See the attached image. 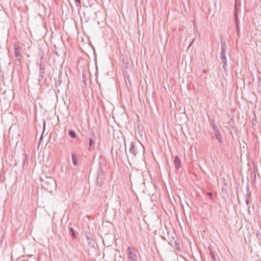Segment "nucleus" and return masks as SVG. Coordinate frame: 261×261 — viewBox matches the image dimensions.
<instances>
[{
    "instance_id": "obj_29",
    "label": "nucleus",
    "mask_w": 261,
    "mask_h": 261,
    "mask_svg": "<svg viewBox=\"0 0 261 261\" xmlns=\"http://www.w3.org/2000/svg\"><path fill=\"white\" fill-rule=\"evenodd\" d=\"M236 7H237V4H235V7L236 8Z\"/></svg>"
},
{
    "instance_id": "obj_28",
    "label": "nucleus",
    "mask_w": 261,
    "mask_h": 261,
    "mask_svg": "<svg viewBox=\"0 0 261 261\" xmlns=\"http://www.w3.org/2000/svg\"><path fill=\"white\" fill-rule=\"evenodd\" d=\"M42 59H43V56H42L41 58V60H42Z\"/></svg>"
},
{
    "instance_id": "obj_8",
    "label": "nucleus",
    "mask_w": 261,
    "mask_h": 261,
    "mask_svg": "<svg viewBox=\"0 0 261 261\" xmlns=\"http://www.w3.org/2000/svg\"><path fill=\"white\" fill-rule=\"evenodd\" d=\"M221 51L220 54H226V50H227V45L226 44V42L224 40L221 38Z\"/></svg>"
},
{
    "instance_id": "obj_3",
    "label": "nucleus",
    "mask_w": 261,
    "mask_h": 261,
    "mask_svg": "<svg viewBox=\"0 0 261 261\" xmlns=\"http://www.w3.org/2000/svg\"><path fill=\"white\" fill-rule=\"evenodd\" d=\"M45 72V63L40 62L39 65V77H38V82H41L44 79V75Z\"/></svg>"
},
{
    "instance_id": "obj_16",
    "label": "nucleus",
    "mask_w": 261,
    "mask_h": 261,
    "mask_svg": "<svg viewBox=\"0 0 261 261\" xmlns=\"http://www.w3.org/2000/svg\"><path fill=\"white\" fill-rule=\"evenodd\" d=\"M220 59H221V60L222 62H226L227 61V59H226V55L225 54H220Z\"/></svg>"
},
{
    "instance_id": "obj_1",
    "label": "nucleus",
    "mask_w": 261,
    "mask_h": 261,
    "mask_svg": "<svg viewBox=\"0 0 261 261\" xmlns=\"http://www.w3.org/2000/svg\"><path fill=\"white\" fill-rule=\"evenodd\" d=\"M41 187L46 191L51 193L56 188L55 180L51 177H41Z\"/></svg>"
},
{
    "instance_id": "obj_17",
    "label": "nucleus",
    "mask_w": 261,
    "mask_h": 261,
    "mask_svg": "<svg viewBox=\"0 0 261 261\" xmlns=\"http://www.w3.org/2000/svg\"><path fill=\"white\" fill-rule=\"evenodd\" d=\"M70 231L71 232L72 237L73 239L76 238V235L74 232V230L73 228L70 227L69 228Z\"/></svg>"
},
{
    "instance_id": "obj_5",
    "label": "nucleus",
    "mask_w": 261,
    "mask_h": 261,
    "mask_svg": "<svg viewBox=\"0 0 261 261\" xmlns=\"http://www.w3.org/2000/svg\"><path fill=\"white\" fill-rule=\"evenodd\" d=\"M213 128L214 130V134L217 139L220 143H222V137L219 130L217 129V127L215 124H213Z\"/></svg>"
},
{
    "instance_id": "obj_6",
    "label": "nucleus",
    "mask_w": 261,
    "mask_h": 261,
    "mask_svg": "<svg viewBox=\"0 0 261 261\" xmlns=\"http://www.w3.org/2000/svg\"><path fill=\"white\" fill-rule=\"evenodd\" d=\"M106 180L105 175L102 173H98L96 179V183L98 186H101Z\"/></svg>"
},
{
    "instance_id": "obj_21",
    "label": "nucleus",
    "mask_w": 261,
    "mask_h": 261,
    "mask_svg": "<svg viewBox=\"0 0 261 261\" xmlns=\"http://www.w3.org/2000/svg\"><path fill=\"white\" fill-rule=\"evenodd\" d=\"M210 255L211 257L212 258L214 261L216 260V255L214 252H213L212 250L210 251Z\"/></svg>"
},
{
    "instance_id": "obj_14",
    "label": "nucleus",
    "mask_w": 261,
    "mask_h": 261,
    "mask_svg": "<svg viewBox=\"0 0 261 261\" xmlns=\"http://www.w3.org/2000/svg\"><path fill=\"white\" fill-rule=\"evenodd\" d=\"M68 134L70 136V137L73 139H74L76 137V135L75 132L72 129H70L69 131Z\"/></svg>"
},
{
    "instance_id": "obj_26",
    "label": "nucleus",
    "mask_w": 261,
    "mask_h": 261,
    "mask_svg": "<svg viewBox=\"0 0 261 261\" xmlns=\"http://www.w3.org/2000/svg\"><path fill=\"white\" fill-rule=\"evenodd\" d=\"M85 81H86V80H85V79H83V83H84V84H85V85H86Z\"/></svg>"
},
{
    "instance_id": "obj_18",
    "label": "nucleus",
    "mask_w": 261,
    "mask_h": 261,
    "mask_svg": "<svg viewBox=\"0 0 261 261\" xmlns=\"http://www.w3.org/2000/svg\"><path fill=\"white\" fill-rule=\"evenodd\" d=\"M223 65H222V68L223 69H224V71L225 72H227V61L226 62H222Z\"/></svg>"
},
{
    "instance_id": "obj_2",
    "label": "nucleus",
    "mask_w": 261,
    "mask_h": 261,
    "mask_svg": "<svg viewBox=\"0 0 261 261\" xmlns=\"http://www.w3.org/2000/svg\"><path fill=\"white\" fill-rule=\"evenodd\" d=\"M126 250L128 252V256L130 261H138L137 255L134 249L131 246H128Z\"/></svg>"
},
{
    "instance_id": "obj_20",
    "label": "nucleus",
    "mask_w": 261,
    "mask_h": 261,
    "mask_svg": "<svg viewBox=\"0 0 261 261\" xmlns=\"http://www.w3.org/2000/svg\"><path fill=\"white\" fill-rule=\"evenodd\" d=\"M174 246L178 250H179L180 249V245L176 241L174 242Z\"/></svg>"
},
{
    "instance_id": "obj_19",
    "label": "nucleus",
    "mask_w": 261,
    "mask_h": 261,
    "mask_svg": "<svg viewBox=\"0 0 261 261\" xmlns=\"http://www.w3.org/2000/svg\"><path fill=\"white\" fill-rule=\"evenodd\" d=\"M250 194L247 193L246 195V200L245 202L247 205H248L249 204L250 201L248 199V197L250 196Z\"/></svg>"
},
{
    "instance_id": "obj_15",
    "label": "nucleus",
    "mask_w": 261,
    "mask_h": 261,
    "mask_svg": "<svg viewBox=\"0 0 261 261\" xmlns=\"http://www.w3.org/2000/svg\"><path fill=\"white\" fill-rule=\"evenodd\" d=\"M234 16H235V20H236V25H237V33H238V35H239V27H238L239 25L238 24L237 20L238 19V13H237L236 9L235 12H234Z\"/></svg>"
},
{
    "instance_id": "obj_22",
    "label": "nucleus",
    "mask_w": 261,
    "mask_h": 261,
    "mask_svg": "<svg viewBox=\"0 0 261 261\" xmlns=\"http://www.w3.org/2000/svg\"><path fill=\"white\" fill-rule=\"evenodd\" d=\"M89 147H92V145L94 144V142L91 138H89Z\"/></svg>"
},
{
    "instance_id": "obj_7",
    "label": "nucleus",
    "mask_w": 261,
    "mask_h": 261,
    "mask_svg": "<svg viewBox=\"0 0 261 261\" xmlns=\"http://www.w3.org/2000/svg\"><path fill=\"white\" fill-rule=\"evenodd\" d=\"M14 56L15 58H21V55L20 54V47L19 45L17 44H14Z\"/></svg>"
},
{
    "instance_id": "obj_13",
    "label": "nucleus",
    "mask_w": 261,
    "mask_h": 261,
    "mask_svg": "<svg viewBox=\"0 0 261 261\" xmlns=\"http://www.w3.org/2000/svg\"><path fill=\"white\" fill-rule=\"evenodd\" d=\"M257 85L259 90L261 91V73H260L257 74Z\"/></svg>"
},
{
    "instance_id": "obj_24",
    "label": "nucleus",
    "mask_w": 261,
    "mask_h": 261,
    "mask_svg": "<svg viewBox=\"0 0 261 261\" xmlns=\"http://www.w3.org/2000/svg\"><path fill=\"white\" fill-rule=\"evenodd\" d=\"M208 195L211 197H212V193H210H210H208Z\"/></svg>"
},
{
    "instance_id": "obj_9",
    "label": "nucleus",
    "mask_w": 261,
    "mask_h": 261,
    "mask_svg": "<svg viewBox=\"0 0 261 261\" xmlns=\"http://www.w3.org/2000/svg\"><path fill=\"white\" fill-rule=\"evenodd\" d=\"M21 65V58H15L14 61V68L16 69L17 70H18V68L20 67Z\"/></svg>"
},
{
    "instance_id": "obj_4",
    "label": "nucleus",
    "mask_w": 261,
    "mask_h": 261,
    "mask_svg": "<svg viewBox=\"0 0 261 261\" xmlns=\"http://www.w3.org/2000/svg\"><path fill=\"white\" fill-rule=\"evenodd\" d=\"M138 147L142 148V146L141 144H139L138 146L134 143L131 142L130 146L129 148V151L131 153L136 155L138 153Z\"/></svg>"
},
{
    "instance_id": "obj_12",
    "label": "nucleus",
    "mask_w": 261,
    "mask_h": 261,
    "mask_svg": "<svg viewBox=\"0 0 261 261\" xmlns=\"http://www.w3.org/2000/svg\"><path fill=\"white\" fill-rule=\"evenodd\" d=\"M71 157H72V163H73V165L74 166H77V160L76 155L75 154V153L74 152L72 153Z\"/></svg>"
},
{
    "instance_id": "obj_25",
    "label": "nucleus",
    "mask_w": 261,
    "mask_h": 261,
    "mask_svg": "<svg viewBox=\"0 0 261 261\" xmlns=\"http://www.w3.org/2000/svg\"><path fill=\"white\" fill-rule=\"evenodd\" d=\"M85 74H84V73H83V74H82V76H83V79H85Z\"/></svg>"
},
{
    "instance_id": "obj_23",
    "label": "nucleus",
    "mask_w": 261,
    "mask_h": 261,
    "mask_svg": "<svg viewBox=\"0 0 261 261\" xmlns=\"http://www.w3.org/2000/svg\"><path fill=\"white\" fill-rule=\"evenodd\" d=\"M75 3L77 7H81L80 0H75Z\"/></svg>"
},
{
    "instance_id": "obj_10",
    "label": "nucleus",
    "mask_w": 261,
    "mask_h": 261,
    "mask_svg": "<svg viewBox=\"0 0 261 261\" xmlns=\"http://www.w3.org/2000/svg\"><path fill=\"white\" fill-rule=\"evenodd\" d=\"M174 163L175 166L177 170H178L179 168H180V160L179 159L178 156L177 155H176L174 158Z\"/></svg>"
},
{
    "instance_id": "obj_11",
    "label": "nucleus",
    "mask_w": 261,
    "mask_h": 261,
    "mask_svg": "<svg viewBox=\"0 0 261 261\" xmlns=\"http://www.w3.org/2000/svg\"><path fill=\"white\" fill-rule=\"evenodd\" d=\"M87 242L89 244H91L93 242V238L90 232H87L85 234Z\"/></svg>"
},
{
    "instance_id": "obj_27",
    "label": "nucleus",
    "mask_w": 261,
    "mask_h": 261,
    "mask_svg": "<svg viewBox=\"0 0 261 261\" xmlns=\"http://www.w3.org/2000/svg\"><path fill=\"white\" fill-rule=\"evenodd\" d=\"M194 39L192 40V42H191L190 43V45H191L192 44V43H193V42L194 41Z\"/></svg>"
}]
</instances>
